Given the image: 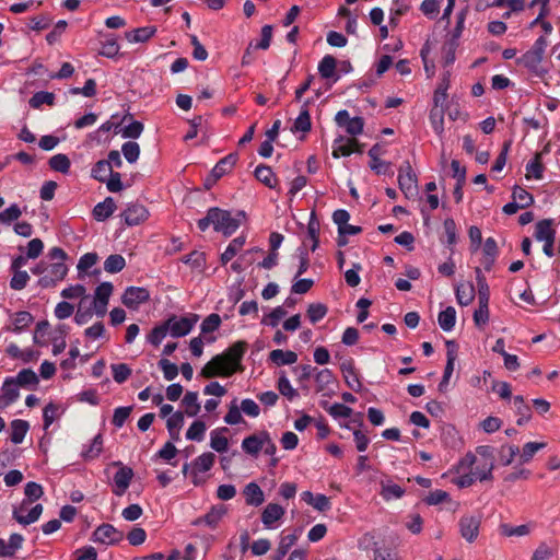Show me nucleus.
<instances>
[{
	"label": "nucleus",
	"mask_w": 560,
	"mask_h": 560,
	"mask_svg": "<svg viewBox=\"0 0 560 560\" xmlns=\"http://www.w3.org/2000/svg\"><path fill=\"white\" fill-rule=\"evenodd\" d=\"M269 359L278 366L290 365L298 361V354L291 350L276 349L269 353Z\"/></svg>",
	"instance_id": "29"
},
{
	"label": "nucleus",
	"mask_w": 560,
	"mask_h": 560,
	"mask_svg": "<svg viewBox=\"0 0 560 560\" xmlns=\"http://www.w3.org/2000/svg\"><path fill=\"white\" fill-rule=\"evenodd\" d=\"M438 322L444 331H451L456 323V311L453 306L446 307L439 313Z\"/></svg>",
	"instance_id": "39"
},
{
	"label": "nucleus",
	"mask_w": 560,
	"mask_h": 560,
	"mask_svg": "<svg viewBox=\"0 0 560 560\" xmlns=\"http://www.w3.org/2000/svg\"><path fill=\"white\" fill-rule=\"evenodd\" d=\"M184 425V413L180 411L172 413L166 420V428L173 440H179L180 430Z\"/></svg>",
	"instance_id": "36"
},
{
	"label": "nucleus",
	"mask_w": 560,
	"mask_h": 560,
	"mask_svg": "<svg viewBox=\"0 0 560 560\" xmlns=\"http://www.w3.org/2000/svg\"><path fill=\"white\" fill-rule=\"evenodd\" d=\"M54 102H55L54 93L40 91V92L35 93L31 97L30 105L33 108H39L43 104H47V105L51 106V105H54Z\"/></svg>",
	"instance_id": "55"
},
{
	"label": "nucleus",
	"mask_w": 560,
	"mask_h": 560,
	"mask_svg": "<svg viewBox=\"0 0 560 560\" xmlns=\"http://www.w3.org/2000/svg\"><path fill=\"white\" fill-rule=\"evenodd\" d=\"M228 428L214 429L210 432V447L218 453H225L229 450V440L224 435Z\"/></svg>",
	"instance_id": "24"
},
{
	"label": "nucleus",
	"mask_w": 560,
	"mask_h": 560,
	"mask_svg": "<svg viewBox=\"0 0 560 560\" xmlns=\"http://www.w3.org/2000/svg\"><path fill=\"white\" fill-rule=\"evenodd\" d=\"M245 244V237L238 236L231 241L224 253L221 255L222 265H226L230 260H232L237 253L243 248Z\"/></svg>",
	"instance_id": "41"
},
{
	"label": "nucleus",
	"mask_w": 560,
	"mask_h": 560,
	"mask_svg": "<svg viewBox=\"0 0 560 560\" xmlns=\"http://www.w3.org/2000/svg\"><path fill=\"white\" fill-rule=\"evenodd\" d=\"M48 164L51 170L67 174L70 170L71 162L66 154L58 153L49 159Z\"/></svg>",
	"instance_id": "46"
},
{
	"label": "nucleus",
	"mask_w": 560,
	"mask_h": 560,
	"mask_svg": "<svg viewBox=\"0 0 560 560\" xmlns=\"http://www.w3.org/2000/svg\"><path fill=\"white\" fill-rule=\"evenodd\" d=\"M353 152H362L361 145L355 139L339 137L335 140L332 145L334 158L348 156Z\"/></svg>",
	"instance_id": "17"
},
{
	"label": "nucleus",
	"mask_w": 560,
	"mask_h": 560,
	"mask_svg": "<svg viewBox=\"0 0 560 560\" xmlns=\"http://www.w3.org/2000/svg\"><path fill=\"white\" fill-rule=\"evenodd\" d=\"M373 560H400L396 548L385 544H374Z\"/></svg>",
	"instance_id": "32"
},
{
	"label": "nucleus",
	"mask_w": 560,
	"mask_h": 560,
	"mask_svg": "<svg viewBox=\"0 0 560 560\" xmlns=\"http://www.w3.org/2000/svg\"><path fill=\"white\" fill-rule=\"evenodd\" d=\"M337 61L331 55H326L318 65V72L324 79H330L335 75Z\"/></svg>",
	"instance_id": "48"
},
{
	"label": "nucleus",
	"mask_w": 560,
	"mask_h": 560,
	"mask_svg": "<svg viewBox=\"0 0 560 560\" xmlns=\"http://www.w3.org/2000/svg\"><path fill=\"white\" fill-rule=\"evenodd\" d=\"M398 185L400 190L407 198H412L417 195V176L412 172V168L409 163H406L399 168Z\"/></svg>",
	"instance_id": "10"
},
{
	"label": "nucleus",
	"mask_w": 560,
	"mask_h": 560,
	"mask_svg": "<svg viewBox=\"0 0 560 560\" xmlns=\"http://www.w3.org/2000/svg\"><path fill=\"white\" fill-rule=\"evenodd\" d=\"M103 448V439L101 434H97L91 442L90 446L82 452V456L85 459L96 458Z\"/></svg>",
	"instance_id": "57"
},
{
	"label": "nucleus",
	"mask_w": 560,
	"mask_h": 560,
	"mask_svg": "<svg viewBox=\"0 0 560 560\" xmlns=\"http://www.w3.org/2000/svg\"><path fill=\"white\" fill-rule=\"evenodd\" d=\"M546 443L544 442H528L524 444L522 451H520V459L521 463L525 464L532 460L535 454L546 447Z\"/></svg>",
	"instance_id": "44"
},
{
	"label": "nucleus",
	"mask_w": 560,
	"mask_h": 560,
	"mask_svg": "<svg viewBox=\"0 0 560 560\" xmlns=\"http://www.w3.org/2000/svg\"><path fill=\"white\" fill-rule=\"evenodd\" d=\"M20 385L13 378H7L2 385V395L0 396V409H5L14 402L19 396Z\"/></svg>",
	"instance_id": "20"
},
{
	"label": "nucleus",
	"mask_w": 560,
	"mask_h": 560,
	"mask_svg": "<svg viewBox=\"0 0 560 560\" xmlns=\"http://www.w3.org/2000/svg\"><path fill=\"white\" fill-rule=\"evenodd\" d=\"M11 271L13 272V276L10 280V288L15 291H20V290L24 289L30 281L28 273L24 270H11Z\"/></svg>",
	"instance_id": "54"
},
{
	"label": "nucleus",
	"mask_w": 560,
	"mask_h": 560,
	"mask_svg": "<svg viewBox=\"0 0 560 560\" xmlns=\"http://www.w3.org/2000/svg\"><path fill=\"white\" fill-rule=\"evenodd\" d=\"M33 320L32 315L28 312H19L12 318V327L13 331H21L26 328Z\"/></svg>",
	"instance_id": "59"
},
{
	"label": "nucleus",
	"mask_w": 560,
	"mask_h": 560,
	"mask_svg": "<svg viewBox=\"0 0 560 560\" xmlns=\"http://www.w3.org/2000/svg\"><path fill=\"white\" fill-rule=\"evenodd\" d=\"M494 463H482L478 465H474L471 468V474L474 475L476 481H486L493 479Z\"/></svg>",
	"instance_id": "42"
},
{
	"label": "nucleus",
	"mask_w": 560,
	"mask_h": 560,
	"mask_svg": "<svg viewBox=\"0 0 560 560\" xmlns=\"http://www.w3.org/2000/svg\"><path fill=\"white\" fill-rule=\"evenodd\" d=\"M480 523L481 521L478 516H462L458 524L462 537L468 542L475 541L479 535Z\"/></svg>",
	"instance_id": "15"
},
{
	"label": "nucleus",
	"mask_w": 560,
	"mask_h": 560,
	"mask_svg": "<svg viewBox=\"0 0 560 560\" xmlns=\"http://www.w3.org/2000/svg\"><path fill=\"white\" fill-rule=\"evenodd\" d=\"M241 411V407L237 406L236 399H234L229 406V411L224 417V422L230 425L241 423L243 421Z\"/></svg>",
	"instance_id": "61"
},
{
	"label": "nucleus",
	"mask_w": 560,
	"mask_h": 560,
	"mask_svg": "<svg viewBox=\"0 0 560 560\" xmlns=\"http://www.w3.org/2000/svg\"><path fill=\"white\" fill-rule=\"evenodd\" d=\"M114 285L110 282H102L94 291L91 299V305L94 308L95 316L102 318L107 313V305L113 294Z\"/></svg>",
	"instance_id": "9"
},
{
	"label": "nucleus",
	"mask_w": 560,
	"mask_h": 560,
	"mask_svg": "<svg viewBox=\"0 0 560 560\" xmlns=\"http://www.w3.org/2000/svg\"><path fill=\"white\" fill-rule=\"evenodd\" d=\"M547 46V38L545 36L538 37L533 47L517 59V63L527 68L536 75H542L546 70L541 63Z\"/></svg>",
	"instance_id": "3"
},
{
	"label": "nucleus",
	"mask_w": 560,
	"mask_h": 560,
	"mask_svg": "<svg viewBox=\"0 0 560 560\" xmlns=\"http://www.w3.org/2000/svg\"><path fill=\"white\" fill-rule=\"evenodd\" d=\"M246 350L245 341H237L223 353L214 355L202 369L205 378L229 377L241 369V360Z\"/></svg>",
	"instance_id": "1"
},
{
	"label": "nucleus",
	"mask_w": 560,
	"mask_h": 560,
	"mask_svg": "<svg viewBox=\"0 0 560 560\" xmlns=\"http://www.w3.org/2000/svg\"><path fill=\"white\" fill-rule=\"evenodd\" d=\"M542 176V165L539 155H536L526 166L527 179H540Z\"/></svg>",
	"instance_id": "64"
},
{
	"label": "nucleus",
	"mask_w": 560,
	"mask_h": 560,
	"mask_svg": "<svg viewBox=\"0 0 560 560\" xmlns=\"http://www.w3.org/2000/svg\"><path fill=\"white\" fill-rule=\"evenodd\" d=\"M211 218H214V231L223 233L225 236L232 235L245 219L243 211L232 215L230 211L220 208H211Z\"/></svg>",
	"instance_id": "4"
},
{
	"label": "nucleus",
	"mask_w": 560,
	"mask_h": 560,
	"mask_svg": "<svg viewBox=\"0 0 560 560\" xmlns=\"http://www.w3.org/2000/svg\"><path fill=\"white\" fill-rule=\"evenodd\" d=\"M113 378L118 384L126 382L131 375V369L125 363L112 364L110 365Z\"/></svg>",
	"instance_id": "58"
},
{
	"label": "nucleus",
	"mask_w": 560,
	"mask_h": 560,
	"mask_svg": "<svg viewBox=\"0 0 560 560\" xmlns=\"http://www.w3.org/2000/svg\"><path fill=\"white\" fill-rule=\"evenodd\" d=\"M381 488V495L386 501L400 499L405 493V490L399 485L390 480H382Z\"/></svg>",
	"instance_id": "33"
},
{
	"label": "nucleus",
	"mask_w": 560,
	"mask_h": 560,
	"mask_svg": "<svg viewBox=\"0 0 560 560\" xmlns=\"http://www.w3.org/2000/svg\"><path fill=\"white\" fill-rule=\"evenodd\" d=\"M555 230L552 229V220H541L536 224L535 238L539 242L555 240Z\"/></svg>",
	"instance_id": "34"
},
{
	"label": "nucleus",
	"mask_w": 560,
	"mask_h": 560,
	"mask_svg": "<svg viewBox=\"0 0 560 560\" xmlns=\"http://www.w3.org/2000/svg\"><path fill=\"white\" fill-rule=\"evenodd\" d=\"M215 455L211 452L202 453L197 456L190 464V472L192 476L194 485H199L200 480L198 475L209 471L215 463Z\"/></svg>",
	"instance_id": "12"
},
{
	"label": "nucleus",
	"mask_w": 560,
	"mask_h": 560,
	"mask_svg": "<svg viewBox=\"0 0 560 560\" xmlns=\"http://www.w3.org/2000/svg\"><path fill=\"white\" fill-rule=\"evenodd\" d=\"M457 302L463 305H469L475 299V288L471 283H460L455 290Z\"/></svg>",
	"instance_id": "35"
},
{
	"label": "nucleus",
	"mask_w": 560,
	"mask_h": 560,
	"mask_svg": "<svg viewBox=\"0 0 560 560\" xmlns=\"http://www.w3.org/2000/svg\"><path fill=\"white\" fill-rule=\"evenodd\" d=\"M310 101H305L301 107L299 116L295 118L291 130L293 132H307L311 130L312 122L308 112Z\"/></svg>",
	"instance_id": "23"
},
{
	"label": "nucleus",
	"mask_w": 560,
	"mask_h": 560,
	"mask_svg": "<svg viewBox=\"0 0 560 560\" xmlns=\"http://www.w3.org/2000/svg\"><path fill=\"white\" fill-rule=\"evenodd\" d=\"M150 292L141 287H128L121 295V303L129 310H138L141 304L148 302Z\"/></svg>",
	"instance_id": "11"
},
{
	"label": "nucleus",
	"mask_w": 560,
	"mask_h": 560,
	"mask_svg": "<svg viewBox=\"0 0 560 560\" xmlns=\"http://www.w3.org/2000/svg\"><path fill=\"white\" fill-rule=\"evenodd\" d=\"M267 431H260L257 434H252L242 441V450L252 456H257L264 447V435Z\"/></svg>",
	"instance_id": "22"
},
{
	"label": "nucleus",
	"mask_w": 560,
	"mask_h": 560,
	"mask_svg": "<svg viewBox=\"0 0 560 560\" xmlns=\"http://www.w3.org/2000/svg\"><path fill=\"white\" fill-rule=\"evenodd\" d=\"M112 173L110 162L105 160L98 161L92 168V176L100 182H105Z\"/></svg>",
	"instance_id": "53"
},
{
	"label": "nucleus",
	"mask_w": 560,
	"mask_h": 560,
	"mask_svg": "<svg viewBox=\"0 0 560 560\" xmlns=\"http://www.w3.org/2000/svg\"><path fill=\"white\" fill-rule=\"evenodd\" d=\"M520 448L516 445L505 444L499 450L500 462L504 466H509L513 463L516 455H518Z\"/></svg>",
	"instance_id": "50"
},
{
	"label": "nucleus",
	"mask_w": 560,
	"mask_h": 560,
	"mask_svg": "<svg viewBox=\"0 0 560 560\" xmlns=\"http://www.w3.org/2000/svg\"><path fill=\"white\" fill-rule=\"evenodd\" d=\"M61 296L67 300L80 299L91 300L90 295L86 293V289L82 284L70 285L61 291Z\"/></svg>",
	"instance_id": "49"
},
{
	"label": "nucleus",
	"mask_w": 560,
	"mask_h": 560,
	"mask_svg": "<svg viewBox=\"0 0 560 560\" xmlns=\"http://www.w3.org/2000/svg\"><path fill=\"white\" fill-rule=\"evenodd\" d=\"M256 178L269 188H275L277 184L272 170L266 165H259L255 170Z\"/></svg>",
	"instance_id": "43"
},
{
	"label": "nucleus",
	"mask_w": 560,
	"mask_h": 560,
	"mask_svg": "<svg viewBox=\"0 0 560 560\" xmlns=\"http://www.w3.org/2000/svg\"><path fill=\"white\" fill-rule=\"evenodd\" d=\"M228 509L222 505L218 504L210 509V511L202 517L196 520V525L205 524L210 528H217L221 520L226 515Z\"/></svg>",
	"instance_id": "21"
},
{
	"label": "nucleus",
	"mask_w": 560,
	"mask_h": 560,
	"mask_svg": "<svg viewBox=\"0 0 560 560\" xmlns=\"http://www.w3.org/2000/svg\"><path fill=\"white\" fill-rule=\"evenodd\" d=\"M170 335L168 334V330H167V326L165 325V323L163 322L162 324L155 326L151 331L150 334L148 335L147 339L148 341L153 345V346H159L162 340L167 336Z\"/></svg>",
	"instance_id": "56"
},
{
	"label": "nucleus",
	"mask_w": 560,
	"mask_h": 560,
	"mask_svg": "<svg viewBox=\"0 0 560 560\" xmlns=\"http://www.w3.org/2000/svg\"><path fill=\"white\" fill-rule=\"evenodd\" d=\"M207 425L201 420H195L186 432V439L189 441L201 442L205 439Z\"/></svg>",
	"instance_id": "45"
},
{
	"label": "nucleus",
	"mask_w": 560,
	"mask_h": 560,
	"mask_svg": "<svg viewBox=\"0 0 560 560\" xmlns=\"http://www.w3.org/2000/svg\"><path fill=\"white\" fill-rule=\"evenodd\" d=\"M182 405L185 409V413L188 417H195L200 411V404L198 400V393L197 392H187L184 395V398L182 400Z\"/></svg>",
	"instance_id": "37"
},
{
	"label": "nucleus",
	"mask_w": 560,
	"mask_h": 560,
	"mask_svg": "<svg viewBox=\"0 0 560 560\" xmlns=\"http://www.w3.org/2000/svg\"><path fill=\"white\" fill-rule=\"evenodd\" d=\"M244 495L248 505L259 506L265 501L264 492L256 482H249L245 486Z\"/></svg>",
	"instance_id": "25"
},
{
	"label": "nucleus",
	"mask_w": 560,
	"mask_h": 560,
	"mask_svg": "<svg viewBox=\"0 0 560 560\" xmlns=\"http://www.w3.org/2000/svg\"><path fill=\"white\" fill-rule=\"evenodd\" d=\"M48 257L52 262H47V273L38 281L39 285L44 288L55 285L57 282L63 280L68 273V267L65 264L67 254L62 248L52 247L48 253Z\"/></svg>",
	"instance_id": "2"
},
{
	"label": "nucleus",
	"mask_w": 560,
	"mask_h": 560,
	"mask_svg": "<svg viewBox=\"0 0 560 560\" xmlns=\"http://www.w3.org/2000/svg\"><path fill=\"white\" fill-rule=\"evenodd\" d=\"M341 372L343 374L347 385L354 392H360L362 384L352 362H345L341 364Z\"/></svg>",
	"instance_id": "26"
},
{
	"label": "nucleus",
	"mask_w": 560,
	"mask_h": 560,
	"mask_svg": "<svg viewBox=\"0 0 560 560\" xmlns=\"http://www.w3.org/2000/svg\"><path fill=\"white\" fill-rule=\"evenodd\" d=\"M477 458L472 453H467L456 465L455 470L458 474L457 478L453 479V483L458 488L470 487L475 481V477L471 474V468L476 465Z\"/></svg>",
	"instance_id": "7"
},
{
	"label": "nucleus",
	"mask_w": 560,
	"mask_h": 560,
	"mask_svg": "<svg viewBox=\"0 0 560 560\" xmlns=\"http://www.w3.org/2000/svg\"><path fill=\"white\" fill-rule=\"evenodd\" d=\"M116 210V203L112 197L98 202L93 209V217L96 221H105Z\"/></svg>",
	"instance_id": "27"
},
{
	"label": "nucleus",
	"mask_w": 560,
	"mask_h": 560,
	"mask_svg": "<svg viewBox=\"0 0 560 560\" xmlns=\"http://www.w3.org/2000/svg\"><path fill=\"white\" fill-rule=\"evenodd\" d=\"M20 386H35L38 383L36 373L30 369L20 371L15 378H13Z\"/></svg>",
	"instance_id": "52"
},
{
	"label": "nucleus",
	"mask_w": 560,
	"mask_h": 560,
	"mask_svg": "<svg viewBox=\"0 0 560 560\" xmlns=\"http://www.w3.org/2000/svg\"><path fill=\"white\" fill-rule=\"evenodd\" d=\"M533 527H534V525L530 523L522 524L518 526H511L509 524H502L500 526V533L506 537H512V536L521 537V536L529 535Z\"/></svg>",
	"instance_id": "40"
},
{
	"label": "nucleus",
	"mask_w": 560,
	"mask_h": 560,
	"mask_svg": "<svg viewBox=\"0 0 560 560\" xmlns=\"http://www.w3.org/2000/svg\"><path fill=\"white\" fill-rule=\"evenodd\" d=\"M112 468H116V471L113 475L112 480V491L115 495L121 497L122 494L126 493L127 489L130 486V482L133 478V470L132 468L124 465L121 462L110 463L105 471L107 472Z\"/></svg>",
	"instance_id": "6"
},
{
	"label": "nucleus",
	"mask_w": 560,
	"mask_h": 560,
	"mask_svg": "<svg viewBox=\"0 0 560 560\" xmlns=\"http://www.w3.org/2000/svg\"><path fill=\"white\" fill-rule=\"evenodd\" d=\"M237 161L236 154H229L221 159L215 166L212 168L211 175L213 176L214 180L221 178L223 175L229 173L233 166L235 165Z\"/></svg>",
	"instance_id": "31"
},
{
	"label": "nucleus",
	"mask_w": 560,
	"mask_h": 560,
	"mask_svg": "<svg viewBox=\"0 0 560 560\" xmlns=\"http://www.w3.org/2000/svg\"><path fill=\"white\" fill-rule=\"evenodd\" d=\"M122 219L128 225H138L145 221L149 217V212L144 206L139 203L129 205L126 210L121 213Z\"/></svg>",
	"instance_id": "18"
},
{
	"label": "nucleus",
	"mask_w": 560,
	"mask_h": 560,
	"mask_svg": "<svg viewBox=\"0 0 560 560\" xmlns=\"http://www.w3.org/2000/svg\"><path fill=\"white\" fill-rule=\"evenodd\" d=\"M278 389L281 395L287 397L289 400H293L295 397H298V392L293 386L291 385L290 381L285 375H281L278 381Z\"/></svg>",
	"instance_id": "63"
},
{
	"label": "nucleus",
	"mask_w": 560,
	"mask_h": 560,
	"mask_svg": "<svg viewBox=\"0 0 560 560\" xmlns=\"http://www.w3.org/2000/svg\"><path fill=\"white\" fill-rule=\"evenodd\" d=\"M124 534L110 524L98 526L93 533V540L104 545H114L122 540Z\"/></svg>",
	"instance_id": "14"
},
{
	"label": "nucleus",
	"mask_w": 560,
	"mask_h": 560,
	"mask_svg": "<svg viewBox=\"0 0 560 560\" xmlns=\"http://www.w3.org/2000/svg\"><path fill=\"white\" fill-rule=\"evenodd\" d=\"M476 279L478 283V308L474 313V322L477 326H482L489 320V287L480 268H476Z\"/></svg>",
	"instance_id": "5"
},
{
	"label": "nucleus",
	"mask_w": 560,
	"mask_h": 560,
	"mask_svg": "<svg viewBox=\"0 0 560 560\" xmlns=\"http://www.w3.org/2000/svg\"><path fill=\"white\" fill-rule=\"evenodd\" d=\"M424 503L428 505H440L443 504L447 511L456 512L459 508V502L453 500L448 492L444 490L431 491L424 499Z\"/></svg>",
	"instance_id": "16"
},
{
	"label": "nucleus",
	"mask_w": 560,
	"mask_h": 560,
	"mask_svg": "<svg viewBox=\"0 0 560 560\" xmlns=\"http://www.w3.org/2000/svg\"><path fill=\"white\" fill-rule=\"evenodd\" d=\"M93 315H95V313L91 305V300L79 301L78 308L74 314V322L78 325H85L92 319Z\"/></svg>",
	"instance_id": "30"
},
{
	"label": "nucleus",
	"mask_w": 560,
	"mask_h": 560,
	"mask_svg": "<svg viewBox=\"0 0 560 560\" xmlns=\"http://www.w3.org/2000/svg\"><path fill=\"white\" fill-rule=\"evenodd\" d=\"M28 422L25 420L16 419L11 422V441L14 444H20L23 442L27 431H28Z\"/></svg>",
	"instance_id": "38"
},
{
	"label": "nucleus",
	"mask_w": 560,
	"mask_h": 560,
	"mask_svg": "<svg viewBox=\"0 0 560 560\" xmlns=\"http://www.w3.org/2000/svg\"><path fill=\"white\" fill-rule=\"evenodd\" d=\"M121 152L127 162L135 163L139 159L140 147L137 142L128 141L122 144Z\"/></svg>",
	"instance_id": "60"
},
{
	"label": "nucleus",
	"mask_w": 560,
	"mask_h": 560,
	"mask_svg": "<svg viewBox=\"0 0 560 560\" xmlns=\"http://www.w3.org/2000/svg\"><path fill=\"white\" fill-rule=\"evenodd\" d=\"M285 513L284 508L277 503H268L262 513H261V522L266 528H276V522L281 520Z\"/></svg>",
	"instance_id": "19"
},
{
	"label": "nucleus",
	"mask_w": 560,
	"mask_h": 560,
	"mask_svg": "<svg viewBox=\"0 0 560 560\" xmlns=\"http://www.w3.org/2000/svg\"><path fill=\"white\" fill-rule=\"evenodd\" d=\"M326 305L322 303H312L307 307V316L310 320L315 324L318 320L323 319L327 314Z\"/></svg>",
	"instance_id": "62"
},
{
	"label": "nucleus",
	"mask_w": 560,
	"mask_h": 560,
	"mask_svg": "<svg viewBox=\"0 0 560 560\" xmlns=\"http://www.w3.org/2000/svg\"><path fill=\"white\" fill-rule=\"evenodd\" d=\"M155 33V26H144L127 32L125 37L129 43H144L153 37Z\"/></svg>",
	"instance_id": "28"
},
{
	"label": "nucleus",
	"mask_w": 560,
	"mask_h": 560,
	"mask_svg": "<svg viewBox=\"0 0 560 560\" xmlns=\"http://www.w3.org/2000/svg\"><path fill=\"white\" fill-rule=\"evenodd\" d=\"M28 502L23 500L21 505L13 511V517L23 525L36 522L43 513V505L36 504L28 510Z\"/></svg>",
	"instance_id": "13"
},
{
	"label": "nucleus",
	"mask_w": 560,
	"mask_h": 560,
	"mask_svg": "<svg viewBox=\"0 0 560 560\" xmlns=\"http://www.w3.org/2000/svg\"><path fill=\"white\" fill-rule=\"evenodd\" d=\"M126 266L125 258L119 254L109 255L104 261V270L108 273H117Z\"/></svg>",
	"instance_id": "47"
},
{
	"label": "nucleus",
	"mask_w": 560,
	"mask_h": 560,
	"mask_svg": "<svg viewBox=\"0 0 560 560\" xmlns=\"http://www.w3.org/2000/svg\"><path fill=\"white\" fill-rule=\"evenodd\" d=\"M197 322L198 316L196 314H189L182 317L171 316L164 323L167 326L170 336L173 338H179L188 335Z\"/></svg>",
	"instance_id": "8"
},
{
	"label": "nucleus",
	"mask_w": 560,
	"mask_h": 560,
	"mask_svg": "<svg viewBox=\"0 0 560 560\" xmlns=\"http://www.w3.org/2000/svg\"><path fill=\"white\" fill-rule=\"evenodd\" d=\"M483 254H485V268L489 270L494 261L497 255V243L494 238L488 237L483 244Z\"/></svg>",
	"instance_id": "51"
}]
</instances>
